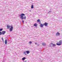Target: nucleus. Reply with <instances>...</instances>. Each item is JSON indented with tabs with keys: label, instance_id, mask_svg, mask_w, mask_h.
<instances>
[{
	"label": "nucleus",
	"instance_id": "f257e3e1",
	"mask_svg": "<svg viewBox=\"0 0 62 62\" xmlns=\"http://www.w3.org/2000/svg\"><path fill=\"white\" fill-rule=\"evenodd\" d=\"M23 16H25V14H24L23 13L22 14L19 15V17H20L21 20H26V16H25L24 17H23Z\"/></svg>",
	"mask_w": 62,
	"mask_h": 62
},
{
	"label": "nucleus",
	"instance_id": "f03ea898",
	"mask_svg": "<svg viewBox=\"0 0 62 62\" xmlns=\"http://www.w3.org/2000/svg\"><path fill=\"white\" fill-rule=\"evenodd\" d=\"M62 44V41L60 40L59 42H58L56 44L57 45L60 46Z\"/></svg>",
	"mask_w": 62,
	"mask_h": 62
},
{
	"label": "nucleus",
	"instance_id": "7ed1b4c3",
	"mask_svg": "<svg viewBox=\"0 0 62 62\" xmlns=\"http://www.w3.org/2000/svg\"><path fill=\"white\" fill-rule=\"evenodd\" d=\"M29 53H30V52L29 51H27L25 52H23V54H25V55H27V54H26V53H27V54H28Z\"/></svg>",
	"mask_w": 62,
	"mask_h": 62
},
{
	"label": "nucleus",
	"instance_id": "20e7f679",
	"mask_svg": "<svg viewBox=\"0 0 62 62\" xmlns=\"http://www.w3.org/2000/svg\"><path fill=\"white\" fill-rule=\"evenodd\" d=\"M10 27L11 28H10V31H12V30H13V26H11Z\"/></svg>",
	"mask_w": 62,
	"mask_h": 62
},
{
	"label": "nucleus",
	"instance_id": "39448f33",
	"mask_svg": "<svg viewBox=\"0 0 62 62\" xmlns=\"http://www.w3.org/2000/svg\"><path fill=\"white\" fill-rule=\"evenodd\" d=\"M6 32L5 31H2V35H4L5 34Z\"/></svg>",
	"mask_w": 62,
	"mask_h": 62
},
{
	"label": "nucleus",
	"instance_id": "423d86ee",
	"mask_svg": "<svg viewBox=\"0 0 62 62\" xmlns=\"http://www.w3.org/2000/svg\"><path fill=\"white\" fill-rule=\"evenodd\" d=\"M48 24V23H46L45 22V23L44 24V25L45 26H47Z\"/></svg>",
	"mask_w": 62,
	"mask_h": 62
},
{
	"label": "nucleus",
	"instance_id": "0eeeda50",
	"mask_svg": "<svg viewBox=\"0 0 62 62\" xmlns=\"http://www.w3.org/2000/svg\"><path fill=\"white\" fill-rule=\"evenodd\" d=\"M60 35V33H58V32H57L56 33V36H59Z\"/></svg>",
	"mask_w": 62,
	"mask_h": 62
},
{
	"label": "nucleus",
	"instance_id": "6e6552de",
	"mask_svg": "<svg viewBox=\"0 0 62 62\" xmlns=\"http://www.w3.org/2000/svg\"><path fill=\"white\" fill-rule=\"evenodd\" d=\"M5 44H7V40H5Z\"/></svg>",
	"mask_w": 62,
	"mask_h": 62
},
{
	"label": "nucleus",
	"instance_id": "1a4fd4ad",
	"mask_svg": "<svg viewBox=\"0 0 62 62\" xmlns=\"http://www.w3.org/2000/svg\"><path fill=\"white\" fill-rule=\"evenodd\" d=\"M43 25H44V24H40V26L41 27H42L43 26Z\"/></svg>",
	"mask_w": 62,
	"mask_h": 62
},
{
	"label": "nucleus",
	"instance_id": "9d476101",
	"mask_svg": "<svg viewBox=\"0 0 62 62\" xmlns=\"http://www.w3.org/2000/svg\"><path fill=\"white\" fill-rule=\"evenodd\" d=\"M52 44L53 47H55V44Z\"/></svg>",
	"mask_w": 62,
	"mask_h": 62
},
{
	"label": "nucleus",
	"instance_id": "9b49d317",
	"mask_svg": "<svg viewBox=\"0 0 62 62\" xmlns=\"http://www.w3.org/2000/svg\"><path fill=\"white\" fill-rule=\"evenodd\" d=\"M25 58H26L25 57H24L23 58H22V60H25Z\"/></svg>",
	"mask_w": 62,
	"mask_h": 62
},
{
	"label": "nucleus",
	"instance_id": "f8f14e48",
	"mask_svg": "<svg viewBox=\"0 0 62 62\" xmlns=\"http://www.w3.org/2000/svg\"><path fill=\"white\" fill-rule=\"evenodd\" d=\"M11 26H9L8 25L7 26V28H10V27H11Z\"/></svg>",
	"mask_w": 62,
	"mask_h": 62
},
{
	"label": "nucleus",
	"instance_id": "ddd939ff",
	"mask_svg": "<svg viewBox=\"0 0 62 62\" xmlns=\"http://www.w3.org/2000/svg\"><path fill=\"white\" fill-rule=\"evenodd\" d=\"M42 45L43 46H45L46 44L44 43H43L42 44Z\"/></svg>",
	"mask_w": 62,
	"mask_h": 62
},
{
	"label": "nucleus",
	"instance_id": "4468645a",
	"mask_svg": "<svg viewBox=\"0 0 62 62\" xmlns=\"http://www.w3.org/2000/svg\"><path fill=\"white\" fill-rule=\"evenodd\" d=\"M33 7H34V6H33V5H32L31 6V8H34Z\"/></svg>",
	"mask_w": 62,
	"mask_h": 62
},
{
	"label": "nucleus",
	"instance_id": "2eb2a0df",
	"mask_svg": "<svg viewBox=\"0 0 62 62\" xmlns=\"http://www.w3.org/2000/svg\"><path fill=\"white\" fill-rule=\"evenodd\" d=\"M34 26H37V24H36L35 23L34 24Z\"/></svg>",
	"mask_w": 62,
	"mask_h": 62
},
{
	"label": "nucleus",
	"instance_id": "dca6fc26",
	"mask_svg": "<svg viewBox=\"0 0 62 62\" xmlns=\"http://www.w3.org/2000/svg\"><path fill=\"white\" fill-rule=\"evenodd\" d=\"M2 32L0 31V35H2Z\"/></svg>",
	"mask_w": 62,
	"mask_h": 62
},
{
	"label": "nucleus",
	"instance_id": "f3484780",
	"mask_svg": "<svg viewBox=\"0 0 62 62\" xmlns=\"http://www.w3.org/2000/svg\"><path fill=\"white\" fill-rule=\"evenodd\" d=\"M3 30V29H0V31H2Z\"/></svg>",
	"mask_w": 62,
	"mask_h": 62
},
{
	"label": "nucleus",
	"instance_id": "a211bd4d",
	"mask_svg": "<svg viewBox=\"0 0 62 62\" xmlns=\"http://www.w3.org/2000/svg\"><path fill=\"white\" fill-rule=\"evenodd\" d=\"M51 12H52V11H49L48 12V13H51Z\"/></svg>",
	"mask_w": 62,
	"mask_h": 62
},
{
	"label": "nucleus",
	"instance_id": "6ab92c4d",
	"mask_svg": "<svg viewBox=\"0 0 62 62\" xmlns=\"http://www.w3.org/2000/svg\"><path fill=\"white\" fill-rule=\"evenodd\" d=\"M38 22H39V21H40V19H38L37 20Z\"/></svg>",
	"mask_w": 62,
	"mask_h": 62
},
{
	"label": "nucleus",
	"instance_id": "aec40b11",
	"mask_svg": "<svg viewBox=\"0 0 62 62\" xmlns=\"http://www.w3.org/2000/svg\"><path fill=\"white\" fill-rule=\"evenodd\" d=\"M29 42L30 44H31V43H32V42L31 41H30Z\"/></svg>",
	"mask_w": 62,
	"mask_h": 62
},
{
	"label": "nucleus",
	"instance_id": "412c9836",
	"mask_svg": "<svg viewBox=\"0 0 62 62\" xmlns=\"http://www.w3.org/2000/svg\"><path fill=\"white\" fill-rule=\"evenodd\" d=\"M22 22L23 23V22H24V21L23 20H22Z\"/></svg>",
	"mask_w": 62,
	"mask_h": 62
},
{
	"label": "nucleus",
	"instance_id": "4be33fe9",
	"mask_svg": "<svg viewBox=\"0 0 62 62\" xmlns=\"http://www.w3.org/2000/svg\"><path fill=\"white\" fill-rule=\"evenodd\" d=\"M2 40H4V39H3V38H2Z\"/></svg>",
	"mask_w": 62,
	"mask_h": 62
},
{
	"label": "nucleus",
	"instance_id": "5701e85b",
	"mask_svg": "<svg viewBox=\"0 0 62 62\" xmlns=\"http://www.w3.org/2000/svg\"><path fill=\"white\" fill-rule=\"evenodd\" d=\"M35 43V44H37V43Z\"/></svg>",
	"mask_w": 62,
	"mask_h": 62
},
{
	"label": "nucleus",
	"instance_id": "b1692460",
	"mask_svg": "<svg viewBox=\"0 0 62 62\" xmlns=\"http://www.w3.org/2000/svg\"><path fill=\"white\" fill-rule=\"evenodd\" d=\"M25 62H26V61H25Z\"/></svg>",
	"mask_w": 62,
	"mask_h": 62
},
{
	"label": "nucleus",
	"instance_id": "393cba45",
	"mask_svg": "<svg viewBox=\"0 0 62 62\" xmlns=\"http://www.w3.org/2000/svg\"><path fill=\"white\" fill-rule=\"evenodd\" d=\"M3 40V42H4V40Z\"/></svg>",
	"mask_w": 62,
	"mask_h": 62
}]
</instances>
